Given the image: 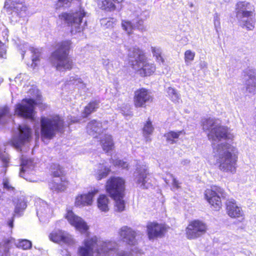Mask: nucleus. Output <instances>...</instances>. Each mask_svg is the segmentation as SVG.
<instances>
[{"instance_id": "f03ea898", "label": "nucleus", "mask_w": 256, "mask_h": 256, "mask_svg": "<svg viewBox=\"0 0 256 256\" xmlns=\"http://www.w3.org/2000/svg\"><path fill=\"white\" fill-rule=\"evenodd\" d=\"M214 156L219 168L224 172H236V158L234 154L235 148L228 143H222L216 146L212 143Z\"/></svg>"}, {"instance_id": "13d9d810", "label": "nucleus", "mask_w": 256, "mask_h": 256, "mask_svg": "<svg viewBox=\"0 0 256 256\" xmlns=\"http://www.w3.org/2000/svg\"><path fill=\"white\" fill-rule=\"evenodd\" d=\"M116 256H133L131 254L126 252H122L116 254Z\"/></svg>"}, {"instance_id": "c03bdc74", "label": "nucleus", "mask_w": 256, "mask_h": 256, "mask_svg": "<svg viewBox=\"0 0 256 256\" xmlns=\"http://www.w3.org/2000/svg\"><path fill=\"white\" fill-rule=\"evenodd\" d=\"M86 12H85L84 8L79 6L74 10H71L70 14H66V16H86ZM58 16H61L59 15Z\"/></svg>"}, {"instance_id": "f3484780", "label": "nucleus", "mask_w": 256, "mask_h": 256, "mask_svg": "<svg viewBox=\"0 0 256 256\" xmlns=\"http://www.w3.org/2000/svg\"><path fill=\"white\" fill-rule=\"evenodd\" d=\"M66 218L71 225L82 233L86 232L89 227L86 222L81 218L76 216L72 211L68 212Z\"/></svg>"}, {"instance_id": "6e6552de", "label": "nucleus", "mask_w": 256, "mask_h": 256, "mask_svg": "<svg viewBox=\"0 0 256 256\" xmlns=\"http://www.w3.org/2000/svg\"><path fill=\"white\" fill-rule=\"evenodd\" d=\"M204 196L209 204L215 210H218L222 206V199L226 198V194L224 190L218 186H212L210 189H207Z\"/></svg>"}, {"instance_id": "7c9ffc66", "label": "nucleus", "mask_w": 256, "mask_h": 256, "mask_svg": "<svg viewBox=\"0 0 256 256\" xmlns=\"http://www.w3.org/2000/svg\"><path fill=\"white\" fill-rule=\"evenodd\" d=\"M103 150L106 152L110 151L114 147V142L112 137L110 135H106L104 138L101 140Z\"/></svg>"}, {"instance_id": "4c0bfd02", "label": "nucleus", "mask_w": 256, "mask_h": 256, "mask_svg": "<svg viewBox=\"0 0 256 256\" xmlns=\"http://www.w3.org/2000/svg\"><path fill=\"white\" fill-rule=\"evenodd\" d=\"M52 174L56 178H60L63 174V170L60 166L56 164H53L50 168Z\"/></svg>"}, {"instance_id": "393cba45", "label": "nucleus", "mask_w": 256, "mask_h": 256, "mask_svg": "<svg viewBox=\"0 0 256 256\" xmlns=\"http://www.w3.org/2000/svg\"><path fill=\"white\" fill-rule=\"evenodd\" d=\"M143 23V20H140L138 17H137L136 18L132 20V22L122 20V26L123 29L130 34V32L132 29L137 28L142 31L144 30Z\"/></svg>"}, {"instance_id": "de8ad7c7", "label": "nucleus", "mask_w": 256, "mask_h": 256, "mask_svg": "<svg viewBox=\"0 0 256 256\" xmlns=\"http://www.w3.org/2000/svg\"><path fill=\"white\" fill-rule=\"evenodd\" d=\"M32 244L30 241L27 240H22L19 242L17 245L18 248H21L23 250H28L32 247Z\"/></svg>"}, {"instance_id": "a211bd4d", "label": "nucleus", "mask_w": 256, "mask_h": 256, "mask_svg": "<svg viewBox=\"0 0 256 256\" xmlns=\"http://www.w3.org/2000/svg\"><path fill=\"white\" fill-rule=\"evenodd\" d=\"M243 80L245 82L246 91L254 94L256 88V70L246 69L243 72Z\"/></svg>"}, {"instance_id": "2f4dec72", "label": "nucleus", "mask_w": 256, "mask_h": 256, "mask_svg": "<svg viewBox=\"0 0 256 256\" xmlns=\"http://www.w3.org/2000/svg\"><path fill=\"white\" fill-rule=\"evenodd\" d=\"M108 198L106 196L100 195L98 199V206L100 210L106 212L108 210Z\"/></svg>"}, {"instance_id": "774afa93", "label": "nucleus", "mask_w": 256, "mask_h": 256, "mask_svg": "<svg viewBox=\"0 0 256 256\" xmlns=\"http://www.w3.org/2000/svg\"><path fill=\"white\" fill-rule=\"evenodd\" d=\"M116 33H113L112 35V38H114V36H116Z\"/></svg>"}, {"instance_id": "39448f33", "label": "nucleus", "mask_w": 256, "mask_h": 256, "mask_svg": "<svg viewBox=\"0 0 256 256\" xmlns=\"http://www.w3.org/2000/svg\"><path fill=\"white\" fill-rule=\"evenodd\" d=\"M42 139L50 140L64 128V120L58 115L42 116L40 120Z\"/></svg>"}, {"instance_id": "473e14b6", "label": "nucleus", "mask_w": 256, "mask_h": 256, "mask_svg": "<svg viewBox=\"0 0 256 256\" xmlns=\"http://www.w3.org/2000/svg\"><path fill=\"white\" fill-rule=\"evenodd\" d=\"M240 25L246 28L248 30H252L254 28L255 21L252 17H240Z\"/></svg>"}, {"instance_id": "72a5a7b5", "label": "nucleus", "mask_w": 256, "mask_h": 256, "mask_svg": "<svg viewBox=\"0 0 256 256\" xmlns=\"http://www.w3.org/2000/svg\"><path fill=\"white\" fill-rule=\"evenodd\" d=\"M14 202L15 206L14 212L16 214H20V212L23 211L26 207V202L23 198L14 199Z\"/></svg>"}, {"instance_id": "052dcab7", "label": "nucleus", "mask_w": 256, "mask_h": 256, "mask_svg": "<svg viewBox=\"0 0 256 256\" xmlns=\"http://www.w3.org/2000/svg\"><path fill=\"white\" fill-rule=\"evenodd\" d=\"M0 57H4V54H6V50H4L3 48H0Z\"/></svg>"}, {"instance_id": "6ab92c4d", "label": "nucleus", "mask_w": 256, "mask_h": 256, "mask_svg": "<svg viewBox=\"0 0 256 256\" xmlns=\"http://www.w3.org/2000/svg\"><path fill=\"white\" fill-rule=\"evenodd\" d=\"M254 12V6L246 0L239 1L235 5L236 16H253Z\"/></svg>"}, {"instance_id": "ea45409f", "label": "nucleus", "mask_w": 256, "mask_h": 256, "mask_svg": "<svg viewBox=\"0 0 256 256\" xmlns=\"http://www.w3.org/2000/svg\"><path fill=\"white\" fill-rule=\"evenodd\" d=\"M154 127L150 121H148L144 124L143 128V134L144 136L146 137V141L150 140L148 136L151 134L154 130Z\"/></svg>"}, {"instance_id": "49530a36", "label": "nucleus", "mask_w": 256, "mask_h": 256, "mask_svg": "<svg viewBox=\"0 0 256 256\" xmlns=\"http://www.w3.org/2000/svg\"><path fill=\"white\" fill-rule=\"evenodd\" d=\"M151 50L154 56L156 58V60L159 62H164V60L161 56V48L160 47L152 46Z\"/></svg>"}, {"instance_id": "1a4fd4ad", "label": "nucleus", "mask_w": 256, "mask_h": 256, "mask_svg": "<svg viewBox=\"0 0 256 256\" xmlns=\"http://www.w3.org/2000/svg\"><path fill=\"white\" fill-rule=\"evenodd\" d=\"M35 105L36 102L34 99H24L22 103L16 106L15 113L18 116L32 120L34 117Z\"/></svg>"}, {"instance_id": "0eeeda50", "label": "nucleus", "mask_w": 256, "mask_h": 256, "mask_svg": "<svg viewBox=\"0 0 256 256\" xmlns=\"http://www.w3.org/2000/svg\"><path fill=\"white\" fill-rule=\"evenodd\" d=\"M133 176L134 180L140 188L148 189L152 187V178L146 166L138 164Z\"/></svg>"}, {"instance_id": "f257e3e1", "label": "nucleus", "mask_w": 256, "mask_h": 256, "mask_svg": "<svg viewBox=\"0 0 256 256\" xmlns=\"http://www.w3.org/2000/svg\"><path fill=\"white\" fill-rule=\"evenodd\" d=\"M84 244L78 248V256H112L117 246L115 242L100 241L96 236L85 240Z\"/></svg>"}, {"instance_id": "37998d69", "label": "nucleus", "mask_w": 256, "mask_h": 256, "mask_svg": "<svg viewBox=\"0 0 256 256\" xmlns=\"http://www.w3.org/2000/svg\"><path fill=\"white\" fill-rule=\"evenodd\" d=\"M2 185L4 190L10 192L12 194H14L16 189L11 185L8 178L4 177L3 178Z\"/></svg>"}, {"instance_id": "a18cd8bd", "label": "nucleus", "mask_w": 256, "mask_h": 256, "mask_svg": "<svg viewBox=\"0 0 256 256\" xmlns=\"http://www.w3.org/2000/svg\"><path fill=\"white\" fill-rule=\"evenodd\" d=\"M0 160H1L2 166L4 168H6L8 166L10 162V156L5 151L3 152L0 149Z\"/></svg>"}, {"instance_id": "c756f323", "label": "nucleus", "mask_w": 256, "mask_h": 256, "mask_svg": "<svg viewBox=\"0 0 256 256\" xmlns=\"http://www.w3.org/2000/svg\"><path fill=\"white\" fill-rule=\"evenodd\" d=\"M33 164L34 162L32 160L22 158L20 168V176L25 178L24 176L25 172L27 171V169L31 168L33 166Z\"/></svg>"}, {"instance_id": "69168bd1", "label": "nucleus", "mask_w": 256, "mask_h": 256, "mask_svg": "<svg viewBox=\"0 0 256 256\" xmlns=\"http://www.w3.org/2000/svg\"><path fill=\"white\" fill-rule=\"evenodd\" d=\"M188 6H189V7H190V8H192L194 7V4H193L192 2H189L188 3Z\"/></svg>"}, {"instance_id": "7ed1b4c3", "label": "nucleus", "mask_w": 256, "mask_h": 256, "mask_svg": "<svg viewBox=\"0 0 256 256\" xmlns=\"http://www.w3.org/2000/svg\"><path fill=\"white\" fill-rule=\"evenodd\" d=\"M124 46L128 50V56L132 67L138 74L146 76L154 72L155 66L147 62V58L142 50L138 47L128 48L126 44Z\"/></svg>"}, {"instance_id": "4468645a", "label": "nucleus", "mask_w": 256, "mask_h": 256, "mask_svg": "<svg viewBox=\"0 0 256 256\" xmlns=\"http://www.w3.org/2000/svg\"><path fill=\"white\" fill-rule=\"evenodd\" d=\"M18 136L12 140V144L17 148H20L26 142L29 140L32 129L26 125H18Z\"/></svg>"}, {"instance_id": "e2e57ef3", "label": "nucleus", "mask_w": 256, "mask_h": 256, "mask_svg": "<svg viewBox=\"0 0 256 256\" xmlns=\"http://www.w3.org/2000/svg\"><path fill=\"white\" fill-rule=\"evenodd\" d=\"M79 122L78 120L77 119H74L71 120V122L70 123V124H71L72 123H76Z\"/></svg>"}, {"instance_id": "58836bf2", "label": "nucleus", "mask_w": 256, "mask_h": 256, "mask_svg": "<svg viewBox=\"0 0 256 256\" xmlns=\"http://www.w3.org/2000/svg\"><path fill=\"white\" fill-rule=\"evenodd\" d=\"M30 50L32 53V66L34 68L37 66L36 62L40 60V52L38 49L32 47L30 48Z\"/></svg>"}, {"instance_id": "e433bc0d", "label": "nucleus", "mask_w": 256, "mask_h": 256, "mask_svg": "<svg viewBox=\"0 0 256 256\" xmlns=\"http://www.w3.org/2000/svg\"><path fill=\"white\" fill-rule=\"evenodd\" d=\"M100 24L105 28H113L116 20L114 17H104L100 20Z\"/></svg>"}, {"instance_id": "4be33fe9", "label": "nucleus", "mask_w": 256, "mask_h": 256, "mask_svg": "<svg viewBox=\"0 0 256 256\" xmlns=\"http://www.w3.org/2000/svg\"><path fill=\"white\" fill-rule=\"evenodd\" d=\"M83 17H59L60 21L68 26H71V32L76 33L80 31V25Z\"/></svg>"}, {"instance_id": "bb28decb", "label": "nucleus", "mask_w": 256, "mask_h": 256, "mask_svg": "<svg viewBox=\"0 0 256 256\" xmlns=\"http://www.w3.org/2000/svg\"><path fill=\"white\" fill-rule=\"evenodd\" d=\"M124 0H98V6L106 11L111 12L116 8L114 2L120 3Z\"/></svg>"}, {"instance_id": "8fccbe9b", "label": "nucleus", "mask_w": 256, "mask_h": 256, "mask_svg": "<svg viewBox=\"0 0 256 256\" xmlns=\"http://www.w3.org/2000/svg\"><path fill=\"white\" fill-rule=\"evenodd\" d=\"M51 188L58 192H62L66 190V186L64 183H58L54 182L52 184Z\"/></svg>"}, {"instance_id": "680f3d73", "label": "nucleus", "mask_w": 256, "mask_h": 256, "mask_svg": "<svg viewBox=\"0 0 256 256\" xmlns=\"http://www.w3.org/2000/svg\"><path fill=\"white\" fill-rule=\"evenodd\" d=\"M214 23L216 26L217 24H219L220 22L218 17H216V18H215L214 20Z\"/></svg>"}, {"instance_id": "b1692460", "label": "nucleus", "mask_w": 256, "mask_h": 256, "mask_svg": "<svg viewBox=\"0 0 256 256\" xmlns=\"http://www.w3.org/2000/svg\"><path fill=\"white\" fill-rule=\"evenodd\" d=\"M104 130L102 122L96 120L90 121L86 126V132L89 135L97 138Z\"/></svg>"}, {"instance_id": "f8f14e48", "label": "nucleus", "mask_w": 256, "mask_h": 256, "mask_svg": "<svg viewBox=\"0 0 256 256\" xmlns=\"http://www.w3.org/2000/svg\"><path fill=\"white\" fill-rule=\"evenodd\" d=\"M150 92L144 88H140L134 92V105L136 108H145L152 101Z\"/></svg>"}, {"instance_id": "a19ab883", "label": "nucleus", "mask_w": 256, "mask_h": 256, "mask_svg": "<svg viewBox=\"0 0 256 256\" xmlns=\"http://www.w3.org/2000/svg\"><path fill=\"white\" fill-rule=\"evenodd\" d=\"M124 196V194H122V196H120V198L118 196L112 198L115 200L116 210L118 212H122L124 210L125 203L124 200H122Z\"/></svg>"}, {"instance_id": "bf43d9fd", "label": "nucleus", "mask_w": 256, "mask_h": 256, "mask_svg": "<svg viewBox=\"0 0 256 256\" xmlns=\"http://www.w3.org/2000/svg\"><path fill=\"white\" fill-rule=\"evenodd\" d=\"M8 226L10 228H12L14 226V220L13 218L10 219L8 221Z\"/></svg>"}, {"instance_id": "f704fd0d", "label": "nucleus", "mask_w": 256, "mask_h": 256, "mask_svg": "<svg viewBox=\"0 0 256 256\" xmlns=\"http://www.w3.org/2000/svg\"><path fill=\"white\" fill-rule=\"evenodd\" d=\"M110 172V168L100 164L98 170V174L96 175V178L98 180L106 177Z\"/></svg>"}, {"instance_id": "c9c22d12", "label": "nucleus", "mask_w": 256, "mask_h": 256, "mask_svg": "<svg viewBox=\"0 0 256 256\" xmlns=\"http://www.w3.org/2000/svg\"><path fill=\"white\" fill-rule=\"evenodd\" d=\"M182 133V131H178L175 132L174 131H170L166 134H165L164 136L166 138L167 142H170V144H173L176 142V139H178Z\"/></svg>"}, {"instance_id": "603ef678", "label": "nucleus", "mask_w": 256, "mask_h": 256, "mask_svg": "<svg viewBox=\"0 0 256 256\" xmlns=\"http://www.w3.org/2000/svg\"><path fill=\"white\" fill-rule=\"evenodd\" d=\"M194 53L192 52L191 50H186L184 54V58L186 62L187 60H192L194 58Z\"/></svg>"}, {"instance_id": "6e6d98bb", "label": "nucleus", "mask_w": 256, "mask_h": 256, "mask_svg": "<svg viewBox=\"0 0 256 256\" xmlns=\"http://www.w3.org/2000/svg\"><path fill=\"white\" fill-rule=\"evenodd\" d=\"M171 177L172 178V186L173 188L178 189L180 188V183L173 176L172 174H171Z\"/></svg>"}, {"instance_id": "09e8293b", "label": "nucleus", "mask_w": 256, "mask_h": 256, "mask_svg": "<svg viewBox=\"0 0 256 256\" xmlns=\"http://www.w3.org/2000/svg\"><path fill=\"white\" fill-rule=\"evenodd\" d=\"M112 164L114 166L121 168L123 169H127L128 167V164L127 162L120 160H112Z\"/></svg>"}, {"instance_id": "ddd939ff", "label": "nucleus", "mask_w": 256, "mask_h": 256, "mask_svg": "<svg viewBox=\"0 0 256 256\" xmlns=\"http://www.w3.org/2000/svg\"><path fill=\"white\" fill-rule=\"evenodd\" d=\"M48 237L51 241L59 244H72L74 243L73 238L70 234L66 231L59 229L52 230Z\"/></svg>"}, {"instance_id": "79ce46f5", "label": "nucleus", "mask_w": 256, "mask_h": 256, "mask_svg": "<svg viewBox=\"0 0 256 256\" xmlns=\"http://www.w3.org/2000/svg\"><path fill=\"white\" fill-rule=\"evenodd\" d=\"M166 92L168 96L172 102H178L180 100V96L175 89L168 87L166 90Z\"/></svg>"}, {"instance_id": "20e7f679", "label": "nucleus", "mask_w": 256, "mask_h": 256, "mask_svg": "<svg viewBox=\"0 0 256 256\" xmlns=\"http://www.w3.org/2000/svg\"><path fill=\"white\" fill-rule=\"evenodd\" d=\"M71 44L70 40L63 41L58 44L57 48L52 54L50 60L57 70L63 71L72 68V62L68 56Z\"/></svg>"}, {"instance_id": "0e129e2a", "label": "nucleus", "mask_w": 256, "mask_h": 256, "mask_svg": "<svg viewBox=\"0 0 256 256\" xmlns=\"http://www.w3.org/2000/svg\"><path fill=\"white\" fill-rule=\"evenodd\" d=\"M190 162L189 160H184L182 161V163L183 164H188Z\"/></svg>"}, {"instance_id": "338daca9", "label": "nucleus", "mask_w": 256, "mask_h": 256, "mask_svg": "<svg viewBox=\"0 0 256 256\" xmlns=\"http://www.w3.org/2000/svg\"><path fill=\"white\" fill-rule=\"evenodd\" d=\"M25 52H26V51H24V50H22V53H21V54H22V58H24V54Z\"/></svg>"}, {"instance_id": "cd10ccee", "label": "nucleus", "mask_w": 256, "mask_h": 256, "mask_svg": "<svg viewBox=\"0 0 256 256\" xmlns=\"http://www.w3.org/2000/svg\"><path fill=\"white\" fill-rule=\"evenodd\" d=\"M100 101L95 100L90 102L86 106H85L84 111L82 112L83 118H86L92 113L96 112L100 106Z\"/></svg>"}, {"instance_id": "aec40b11", "label": "nucleus", "mask_w": 256, "mask_h": 256, "mask_svg": "<svg viewBox=\"0 0 256 256\" xmlns=\"http://www.w3.org/2000/svg\"><path fill=\"white\" fill-rule=\"evenodd\" d=\"M226 212L228 215L231 218H240L239 220L240 222L244 219L243 218V212L242 208L238 206L234 199H230L226 202Z\"/></svg>"}, {"instance_id": "3c124183", "label": "nucleus", "mask_w": 256, "mask_h": 256, "mask_svg": "<svg viewBox=\"0 0 256 256\" xmlns=\"http://www.w3.org/2000/svg\"><path fill=\"white\" fill-rule=\"evenodd\" d=\"M78 84H82V80L78 77V76H72L70 78L68 81V84H76L78 85Z\"/></svg>"}, {"instance_id": "5fc2aeb1", "label": "nucleus", "mask_w": 256, "mask_h": 256, "mask_svg": "<svg viewBox=\"0 0 256 256\" xmlns=\"http://www.w3.org/2000/svg\"><path fill=\"white\" fill-rule=\"evenodd\" d=\"M72 0H58L57 5L59 6L68 7Z\"/></svg>"}, {"instance_id": "423d86ee", "label": "nucleus", "mask_w": 256, "mask_h": 256, "mask_svg": "<svg viewBox=\"0 0 256 256\" xmlns=\"http://www.w3.org/2000/svg\"><path fill=\"white\" fill-rule=\"evenodd\" d=\"M202 129L208 131V136L209 140L213 142L222 140L229 138L227 128L220 126L218 120L214 118H204L202 121Z\"/></svg>"}, {"instance_id": "c85d7f7f", "label": "nucleus", "mask_w": 256, "mask_h": 256, "mask_svg": "<svg viewBox=\"0 0 256 256\" xmlns=\"http://www.w3.org/2000/svg\"><path fill=\"white\" fill-rule=\"evenodd\" d=\"M12 118L9 108L4 106L0 108V125H4Z\"/></svg>"}, {"instance_id": "4d7b16f0", "label": "nucleus", "mask_w": 256, "mask_h": 256, "mask_svg": "<svg viewBox=\"0 0 256 256\" xmlns=\"http://www.w3.org/2000/svg\"><path fill=\"white\" fill-rule=\"evenodd\" d=\"M208 67L207 62L204 61H201L200 63V68L201 70L206 69Z\"/></svg>"}, {"instance_id": "5701e85b", "label": "nucleus", "mask_w": 256, "mask_h": 256, "mask_svg": "<svg viewBox=\"0 0 256 256\" xmlns=\"http://www.w3.org/2000/svg\"><path fill=\"white\" fill-rule=\"evenodd\" d=\"M98 192V190H94L88 194H80L77 196L76 198L75 205L78 206H84L92 204L93 198Z\"/></svg>"}, {"instance_id": "2eb2a0df", "label": "nucleus", "mask_w": 256, "mask_h": 256, "mask_svg": "<svg viewBox=\"0 0 256 256\" xmlns=\"http://www.w3.org/2000/svg\"><path fill=\"white\" fill-rule=\"evenodd\" d=\"M147 234L150 240L164 236L166 231L164 225L155 222H148L146 226Z\"/></svg>"}, {"instance_id": "a878e982", "label": "nucleus", "mask_w": 256, "mask_h": 256, "mask_svg": "<svg viewBox=\"0 0 256 256\" xmlns=\"http://www.w3.org/2000/svg\"><path fill=\"white\" fill-rule=\"evenodd\" d=\"M50 212L48 204L45 202L40 200L36 208V214L40 220L45 221L44 218L49 216Z\"/></svg>"}, {"instance_id": "9b49d317", "label": "nucleus", "mask_w": 256, "mask_h": 256, "mask_svg": "<svg viewBox=\"0 0 256 256\" xmlns=\"http://www.w3.org/2000/svg\"><path fill=\"white\" fill-rule=\"evenodd\" d=\"M206 224L200 220L192 222L186 229V237L188 239H194L203 235L206 232Z\"/></svg>"}, {"instance_id": "412c9836", "label": "nucleus", "mask_w": 256, "mask_h": 256, "mask_svg": "<svg viewBox=\"0 0 256 256\" xmlns=\"http://www.w3.org/2000/svg\"><path fill=\"white\" fill-rule=\"evenodd\" d=\"M22 0L18 1V2L12 1L10 0H6L4 3V6L2 10V12L4 14H12L14 12V14H18L23 10Z\"/></svg>"}, {"instance_id": "864d4df0", "label": "nucleus", "mask_w": 256, "mask_h": 256, "mask_svg": "<svg viewBox=\"0 0 256 256\" xmlns=\"http://www.w3.org/2000/svg\"><path fill=\"white\" fill-rule=\"evenodd\" d=\"M0 256H10L9 248L7 245L0 248Z\"/></svg>"}, {"instance_id": "dca6fc26", "label": "nucleus", "mask_w": 256, "mask_h": 256, "mask_svg": "<svg viewBox=\"0 0 256 256\" xmlns=\"http://www.w3.org/2000/svg\"><path fill=\"white\" fill-rule=\"evenodd\" d=\"M118 233L123 242L128 244L135 246L137 244V232L131 228L123 226L120 228Z\"/></svg>"}, {"instance_id": "9d476101", "label": "nucleus", "mask_w": 256, "mask_h": 256, "mask_svg": "<svg viewBox=\"0 0 256 256\" xmlns=\"http://www.w3.org/2000/svg\"><path fill=\"white\" fill-rule=\"evenodd\" d=\"M124 180L119 177H112L106 184V190L111 198L120 196L124 194L125 190Z\"/></svg>"}]
</instances>
